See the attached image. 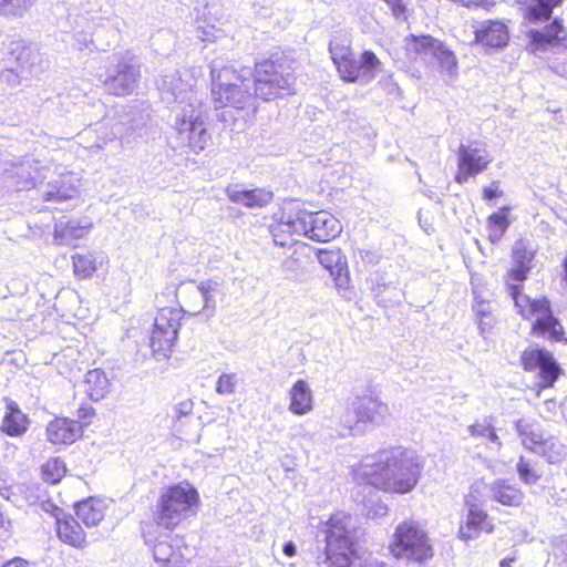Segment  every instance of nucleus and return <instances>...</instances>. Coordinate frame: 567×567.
I'll return each instance as SVG.
<instances>
[{"label": "nucleus", "mask_w": 567, "mask_h": 567, "mask_svg": "<svg viewBox=\"0 0 567 567\" xmlns=\"http://www.w3.org/2000/svg\"><path fill=\"white\" fill-rule=\"evenodd\" d=\"M355 72L353 75L347 74L344 81L368 83L381 71V62L370 50H364L360 60H353Z\"/></svg>", "instance_id": "obj_28"}, {"label": "nucleus", "mask_w": 567, "mask_h": 567, "mask_svg": "<svg viewBox=\"0 0 567 567\" xmlns=\"http://www.w3.org/2000/svg\"><path fill=\"white\" fill-rule=\"evenodd\" d=\"M520 361L525 371H537L539 379L537 396L540 395L542 389L551 388L563 371L554 355L538 346H530L525 349L520 355Z\"/></svg>", "instance_id": "obj_13"}, {"label": "nucleus", "mask_w": 567, "mask_h": 567, "mask_svg": "<svg viewBox=\"0 0 567 567\" xmlns=\"http://www.w3.org/2000/svg\"><path fill=\"white\" fill-rule=\"evenodd\" d=\"M141 80V65L137 59L126 52L113 54L104 74L105 90L114 95L124 96L135 92Z\"/></svg>", "instance_id": "obj_10"}, {"label": "nucleus", "mask_w": 567, "mask_h": 567, "mask_svg": "<svg viewBox=\"0 0 567 567\" xmlns=\"http://www.w3.org/2000/svg\"><path fill=\"white\" fill-rule=\"evenodd\" d=\"M278 227L282 233L299 234L311 240L327 243L334 239L342 230L340 221L329 212H308L298 209L284 213Z\"/></svg>", "instance_id": "obj_4"}, {"label": "nucleus", "mask_w": 567, "mask_h": 567, "mask_svg": "<svg viewBox=\"0 0 567 567\" xmlns=\"http://www.w3.org/2000/svg\"><path fill=\"white\" fill-rule=\"evenodd\" d=\"M492 499L505 506H519L524 499V493L507 480L498 478L491 485Z\"/></svg>", "instance_id": "obj_34"}, {"label": "nucleus", "mask_w": 567, "mask_h": 567, "mask_svg": "<svg viewBox=\"0 0 567 567\" xmlns=\"http://www.w3.org/2000/svg\"><path fill=\"white\" fill-rule=\"evenodd\" d=\"M44 166H40V162L31 156H24L18 162L11 164V168H6L3 172L4 179H13L12 186L17 190H28L34 188L38 183H41L45 175Z\"/></svg>", "instance_id": "obj_18"}, {"label": "nucleus", "mask_w": 567, "mask_h": 567, "mask_svg": "<svg viewBox=\"0 0 567 567\" xmlns=\"http://www.w3.org/2000/svg\"><path fill=\"white\" fill-rule=\"evenodd\" d=\"M182 539L158 540L153 547L154 559L161 567H184L185 554L181 549Z\"/></svg>", "instance_id": "obj_25"}, {"label": "nucleus", "mask_w": 567, "mask_h": 567, "mask_svg": "<svg viewBox=\"0 0 567 567\" xmlns=\"http://www.w3.org/2000/svg\"><path fill=\"white\" fill-rule=\"evenodd\" d=\"M352 408L355 414V424L369 423L381 425L389 416L388 405L372 395L355 398L352 402Z\"/></svg>", "instance_id": "obj_19"}, {"label": "nucleus", "mask_w": 567, "mask_h": 567, "mask_svg": "<svg viewBox=\"0 0 567 567\" xmlns=\"http://www.w3.org/2000/svg\"><path fill=\"white\" fill-rule=\"evenodd\" d=\"M513 267L509 276L515 281H523L532 268L534 250L528 248L523 240H517L512 249Z\"/></svg>", "instance_id": "obj_31"}, {"label": "nucleus", "mask_w": 567, "mask_h": 567, "mask_svg": "<svg viewBox=\"0 0 567 567\" xmlns=\"http://www.w3.org/2000/svg\"><path fill=\"white\" fill-rule=\"evenodd\" d=\"M329 53L333 63L336 64L338 72L344 80L347 74L353 75L355 68L353 66V60L350 45L339 41L337 38L332 39L329 43Z\"/></svg>", "instance_id": "obj_35"}, {"label": "nucleus", "mask_w": 567, "mask_h": 567, "mask_svg": "<svg viewBox=\"0 0 567 567\" xmlns=\"http://www.w3.org/2000/svg\"><path fill=\"white\" fill-rule=\"evenodd\" d=\"M431 56H433L437 61L443 71L447 72L449 74H453L455 72V55L441 41L440 47L433 51Z\"/></svg>", "instance_id": "obj_46"}, {"label": "nucleus", "mask_w": 567, "mask_h": 567, "mask_svg": "<svg viewBox=\"0 0 567 567\" xmlns=\"http://www.w3.org/2000/svg\"><path fill=\"white\" fill-rule=\"evenodd\" d=\"M554 68L559 75L567 79V60L561 63H557Z\"/></svg>", "instance_id": "obj_64"}, {"label": "nucleus", "mask_w": 567, "mask_h": 567, "mask_svg": "<svg viewBox=\"0 0 567 567\" xmlns=\"http://www.w3.org/2000/svg\"><path fill=\"white\" fill-rule=\"evenodd\" d=\"M516 470L520 481L527 485L536 484L543 475V471L537 462L527 460L524 456L519 457Z\"/></svg>", "instance_id": "obj_42"}, {"label": "nucleus", "mask_w": 567, "mask_h": 567, "mask_svg": "<svg viewBox=\"0 0 567 567\" xmlns=\"http://www.w3.org/2000/svg\"><path fill=\"white\" fill-rule=\"evenodd\" d=\"M220 292V284L214 279L200 281L188 291V299L185 300L187 309L184 311L192 316L202 315L206 319L215 315L217 302L216 296Z\"/></svg>", "instance_id": "obj_17"}, {"label": "nucleus", "mask_w": 567, "mask_h": 567, "mask_svg": "<svg viewBox=\"0 0 567 567\" xmlns=\"http://www.w3.org/2000/svg\"><path fill=\"white\" fill-rule=\"evenodd\" d=\"M473 310L475 311L478 318H488L491 313L489 306L484 301L476 302L473 306Z\"/></svg>", "instance_id": "obj_58"}, {"label": "nucleus", "mask_w": 567, "mask_h": 567, "mask_svg": "<svg viewBox=\"0 0 567 567\" xmlns=\"http://www.w3.org/2000/svg\"><path fill=\"white\" fill-rule=\"evenodd\" d=\"M74 274L81 278H90L96 270L95 259L91 254L72 256Z\"/></svg>", "instance_id": "obj_44"}, {"label": "nucleus", "mask_w": 567, "mask_h": 567, "mask_svg": "<svg viewBox=\"0 0 567 567\" xmlns=\"http://www.w3.org/2000/svg\"><path fill=\"white\" fill-rule=\"evenodd\" d=\"M289 411L295 415H305L312 410V391L305 380H298L289 391Z\"/></svg>", "instance_id": "obj_32"}, {"label": "nucleus", "mask_w": 567, "mask_h": 567, "mask_svg": "<svg viewBox=\"0 0 567 567\" xmlns=\"http://www.w3.org/2000/svg\"><path fill=\"white\" fill-rule=\"evenodd\" d=\"M193 408L194 403L192 400L182 401L174 406V415L177 419L187 416L193 412Z\"/></svg>", "instance_id": "obj_54"}, {"label": "nucleus", "mask_w": 567, "mask_h": 567, "mask_svg": "<svg viewBox=\"0 0 567 567\" xmlns=\"http://www.w3.org/2000/svg\"><path fill=\"white\" fill-rule=\"evenodd\" d=\"M158 90L162 94V100L166 103H175L176 109L174 113L181 111L182 107L192 109L193 99L202 100L193 86L186 83L177 71H172L162 75L157 82Z\"/></svg>", "instance_id": "obj_16"}, {"label": "nucleus", "mask_w": 567, "mask_h": 567, "mask_svg": "<svg viewBox=\"0 0 567 567\" xmlns=\"http://www.w3.org/2000/svg\"><path fill=\"white\" fill-rule=\"evenodd\" d=\"M181 312L182 309L165 307L157 312L154 319L150 347L153 355L158 360L159 358H168L173 351L181 327Z\"/></svg>", "instance_id": "obj_11"}, {"label": "nucleus", "mask_w": 567, "mask_h": 567, "mask_svg": "<svg viewBox=\"0 0 567 567\" xmlns=\"http://www.w3.org/2000/svg\"><path fill=\"white\" fill-rule=\"evenodd\" d=\"M48 68L39 51L24 45L21 41H11L8 48L4 68L0 72L1 83L10 89L28 85L30 80L38 76Z\"/></svg>", "instance_id": "obj_6"}, {"label": "nucleus", "mask_w": 567, "mask_h": 567, "mask_svg": "<svg viewBox=\"0 0 567 567\" xmlns=\"http://www.w3.org/2000/svg\"><path fill=\"white\" fill-rule=\"evenodd\" d=\"M456 155L458 169L455 182L458 184L484 172L493 161L489 152L480 143L460 144Z\"/></svg>", "instance_id": "obj_15"}, {"label": "nucleus", "mask_w": 567, "mask_h": 567, "mask_svg": "<svg viewBox=\"0 0 567 567\" xmlns=\"http://www.w3.org/2000/svg\"><path fill=\"white\" fill-rule=\"evenodd\" d=\"M11 519L3 511L2 505L0 504V536L9 534L11 529Z\"/></svg>", "instance_id": "obj_55"}, {"label": "nucleus", "mask_w": 567, "mask_h": 567, "mask_svg": "<svg viewBox=\"0 0 567 567\" xmlns=\"http://www.w3.org/2000/svg\"><path fill=\"white\" fill-rule=\"evenodd\" d=\"M511 296L516 307H522L520 302L526 301L529 305V312L538 315L533 323V330L542 336H548L549 339L560 341L564 339V328L560 321L553 315L550 303L546 298L530 300L527 296L520 293L518 286H509Z\"/></svg>", "instance_id": "obj_12"}, {"label": "nucleus", "mask_w": 567, "mask_h": 567, "mask_svg": "<svg viewBox=\"0 0 567 567\" xmlns=\"http://www.w3.org/2000/svg\"><path fill=\"white\" fill-rule=\"evenodd\" d=\"M237 384V378L234 373H223L216 383V392L221 395L233 394Z\"/></svg>", "instance_id": "obj_48"}, {"label": "nucleus", "mask_w": 567, "mask_h": 567, "mask_svg": "<svg viewBox=\"0 0 567 567\" xmlns=\"http://www.w3.org/2000/svg\"><path fill=\"white\" fill-rule=\"evenodd\" d=\"M226 194L233 203L241 204L248 208H261L268 205L274 197L272 192L266 188L247 189L240 185H229Z\"/></svg>", "instance_id": "obj_22"}, {"label": "nucleus", "mask_w": 567, "mask_h": 567, "mask_svg": "<svg viewBox=\"0 0 567 567\" xmlns=\"http://www.w3.org/2000/svg\"><path fill=\"white\" fill-rule=\"evenodd\" d=\"M82 432L78 421L58 417L51 421L47 427L48 440L53 444H71Z\"/></svg>", "instance_id": "obj_23"}, {"label": "nucleus", "mask_w": 567, "mask_h": 567, "mask_svg": "<svg viewBox=\"0 0 567 567\" xmlns=\"http://www.w3.org/2000/svg\"><path fill=\"white\" fill-rule=\"evenodd\" d=\"M396 20H406V7L402 0H384Z\"/></svg>", "instance_id": "obj_51"}, {"label": "nucleus", "mask_w": 567, "mask_h": 567, "mask_svg": "<svg viewBox=\"0 0 567 567\" xmlns=\"http://www.w3.org/2000/svg\"><path fill=\"white\" fill-rule=\"evenodd\" d=\"M372 460L361 465L363 478L374 487L398 494L411 492L423 468L421 457L401 446L380 451Z\"/></svg>", "instance_id": "obj_1"}, {"label": "nucleus", "mask_w": 567, "mask_h": 567, "mask_svg": "<svg viewBox=\"0 0 567 567\" xmlns=\"http://www.w3.org/2000/svg\"><path fill=\"white\" fill-rule=\"evenodd\" d=\"M78 194V181H74L72 174H68L50 182L45 190L42 192V198L45 202L61 203L74 198Z\"/></svg>", "instance_id": "obj_26"}, {"label": "nucleus", "mask_w": 567, "mask_h": 567, "mask_svg": "<svg viewBox=\"0 0 567 567\" xmlns=\"http://www.w3.org/2000/svg\"><path fill=\"white\" fill-rule=\"evenodd\" d=\"M440 47V41L431 35L412 37L406 43L410 54L431 56L433 51Z\"/></svg>", "instance_id": "obj_41"}, {"label": "nucleus", "mask_w": 567, "mask_h": 567, "mask_svg": "<svg viewBox=\"0 0 567 567\" xmlns=\"http://www.w3.org/2000/svg\"><path fill=\"white\" fill-rule=\"evenodd\" d=\"M1 567H31V564L22 557H14L6 561Z\"/></svg>", "instance_id": "obj_59"}, {"label": "nucleus", "mask_w": 567, "mask_h": 567, "mask_svg": "<svg viewBox=\"0 0 567 567\" xmlns=\"http://www.w3.org/2000/svg\"><path fill=\"white\" fill-rule=\"evenodd\" d=\"M65 472V464L59 457L50 458L42 465V478L50 484L59 483Z\"/></svg>", "instance_id": "obj_43"}, {"label": "nucleus", "mask_w": 567, "mask_h": 567, "mask_svg": "<svg viewBox=\"0 0 567 567\" xmlns=\"http://www.w3.org/2000/svg\"><path fill=\"white\" fill-rule=\"evenodd\" d=\"M367 282L370 285V290L379 306L388 307L401 301L403 296L401 289L392 282H386L383 276L375 274Z\"/></svg>", "instance_id": "obj_29"}, {"label": "nucleus", "mask_w": 567, "mask_h": 567, "mask_svg": "<svg viewBox=\"0 0 567 567\" xmlns=\"http://www.w3.org/2000/svg\"><path fill=\"white\" fill-rule=\"evenodd\" d=\"M501 195V192L498 190V183L493 182L489 186L485 187L483 189V198L485 200H492Z\"/></svg>", "instance_id": "obj_57"}, {"label": "nucleus", "mask_w": 567, "mask_h": 567, "mask_svg": "<svg viewBox=\"0 0 567 567\" xmlns=\"http://www.w3.org/2000/svg\"><path fill=\"white\" fill-rule=\"evenodd\" d=\"M29 423L30 420L18 403L7 399V412L2 419L1 431L9 436H21L27 432Z\"/></svg>", "instance_id": "obj_30"}, {"label": "nucleus", "mask_w": 567, "mask_h": 567, "mask_svg": "<svg viewBox=\"0 0 567 567\" xmlns=\"http://www.w3.org/2000/svg\"><path fill=\"white\" fill-rule=\"evenodd\" d=\"M515 429L522 439L524 446L530 450L536 442H539L542 433L539 432V424L532 419H519L515 423Z\"/></svg>", "instance_id": "obj_40"}, {"label": "nucleus", "mask_w": 567, "mask_h": 567, "mask_svg": "<svg viewBox=\"0 0 567 567\" xmlns=\"http://www.w3.org/2000/svg\"><path fill=\"white\" fill-rule=\"evenodd\" d=\"M150 121V114L133 106L126 118L121 121L115 127L114 135L121 138L125 134L126 136H140L142 137L145 133V126Z\"/></svg>", "instance_id": "obj_33"}, {"label": "nucleus", "mask_w": 567, "mask_h": 567, "mask_svg": "<svg viewBox=\"0 0 567 567\" xmlns=\"http://www.w3.org/2000/svg\"><path fill=\"white\" fill-rule=\"evenodd\" d=\"M563 0H532L525 9V18L529 22L545 21L551 18L553 10Z\"/></svg>", "instance_id": "obj_39"}, {"label": "nucleus", "mask_w": 567, "mask_h": 567, "mask_svg": "<svg viewBox=\"0 0 567 567\" xmlns=\"http://www.w3.org/2000/svg\"><path fill=\"white\" fill-rule=\"evenodd\" d=\"M391 550L396 558L417 563L433 557L427 534L413 520H404L396 526Z\"/></svg>", "instance_id": "obj_9"}, {"label": "nucleus", "mask_w": 567, "mask_h": 567, "mask_svg": "<svg viewBox=\"0 0 567 567\" xmlns=\"http://www.w3.org/2000/svg\"><path fill=\"white\" fill-rule=\"evenodd\" d=\"M318 260L330 274L337 266L347 264L340 250H319Z\"/></svg>", "instance_id": "obj_47"}, {"label": "nucleus", "mask_w": 567, "mask_h": 567, "mask_svg": "<svg viewBox=\"0 0 567 567\" xmlns=\"http://www.w3.org/2000/svg\"><path fill=\"white\" fill-rule=\"evenodd\" d=\"M555 556L560 558V565L567 567V538L560 537L555 543Z\"/></svg>", "instance_id": "obj_53"}, {"label": "nucleus", "mask_w": 567, "mask_h": 567, "mask_svg": "<svg viewBox=\"0 0 567 567\" xmlns=\"http://www.w3.org/2000/svg\"><path fill=\"white\" fill-rule=\"evenodd\" d=\"M37 0H0V14L22 17Z\"/></svg>", "instance_id": "obj_45"}, {"label": "nucleus", "mask_w": 567, "mask_h": 567, "mask_svg": "<svg viewBox=\"0 0 567 567\" xmlns=\"http://www.w3.org/2000/svg\"><path fill=\"white\" fill-rule=\"evenodd\" d=\"M282 551L287 557H293L297 554V547L293 542H286L282 546Z\"/></svg>", "instance_id": "obj_60"}, {"label": "nucleus", "mask_w": 567, "mask_h": 567, "mask_svg": "<svg viewBox=\"0 0 567 567\" xmlns=\"http://www.w3.org/2000/svg\"><path fill=\"white\" fill-rule=\"evenodd\" d=\"M489 443L496 445V447H501L502 446V442L498 437V435L496 434L495 432V429L492 427L491 431L488 432V434L486 435L485 437Z\"/></svg>", "instance_id": "obj_62"}, {"label": "nucleus", "mask_w": 567, "mask_h": 567, "mask_svg": "<svg viewBox=\"0 0 567 567\" xmlns=\"http://www.w3.org/2000/svg\"><path fill=\"white\" fill-rule=\"evenodd\" d=\"M326 543L324 554L328 567H389L371 554L358 547L359 528L349 514L337 513L321 524L318 533Z\"/></svg>", "instance_id": "obj_2"}, {"label": "nucleus", "mask_w": 567, "mask_h": 567, "mask_svg": "<svg viewBox=\"0 0 567 567\" xmlns=\"http://www.w3.org/2000/svg\"><path fill=\"white\" fill-rule=\"evenodd\" d=\"M464 505L467 508V516L464 523H461L457 537L464 542L476 539L487 519V513L480 506L477 498L473 495H466Z\"/></svg>", "instance_id": "obj_20"}, {"label": "nucleus", "mask_w": 567, "mask_h": 567, "mask_svg": "<svg viewBox=\"0 0 567 567\" xmlns=\"http://www.w3.org/2000/svg\"><path fill=\"white\" fill-rule=\"evenodd\" d=\"M473 33L474 42L489 49H502L509 40L508 28L498 20L483 21Z\"/></svg>", "instance_id": "obj_21"}, {"label": "nucleus", "mask_w": 567, "mask_h": 567, "mask_svg": "<svg viewBox=\"0 0 567 567\" xmlns=\"http://www.w3.org/2000/svg\"><path fill=\"white\" fill-rule=\"evenodd\" d=\"M92 227L87 217L60 220L54 225V239L59 244L69 245L74 239L83 238Z\"/></svg>", "instance_id": "obj_27"}, {"label": "nucleus", "mask_w": 567, "mask_h": 567, "mask_svg": "<svg viewBox=\"0 0 567 567\" xmlns=\"http://www.w3.org/2000/svg\"><path fill=\"white\" fill-rule=\"evenodd\" d=\"M493 425L486 420L482 423H474L468 426L472 436L485 439Z\"/></svg>", "instance_id": "obj_52"}, {"label": "nucleus", "mask_w": 567, "mask_h": 567, "mask_svg": "<svg viewBox=\"0 0 567 567\" xmlns=\"http://www.w3.org/2000/svg\"><path fill=\"white\" fill-rule=\"evenodd\" d=\"M538 455H542L550 464L559 463L565 457V446L555 437H544L530 449Z\"/></svg>", "instance_id": "obj_38"}, {"label": "nucleus", "mask_w": 567, "mask_h": 567, "mask_svg": "<svg viewBox=\"0 0 567 567\" xmlns=\"http://www.w3.org/2000/svg\"><path fill=\"white\" fill-rule=\"evenodd\" d=\"M488 228H499L503 231L509 226V221L507 219V215L503 212L494 213L488 217L487 221Z\"/></svg>", "instance_id": "obj_50"}, {"label": "nucleus", "mask_w": 567, "mask_h": 567, "mask_svg": "<svg viewBox=\"0 0 567 567\" xmlns=\"http://www.w3.org/2000/svg\"><path fill=\"white\" fill-rule=\"evenodd\" d=\"M526 38L527 50L537 56L547 52L567 50V31L559 19H554L544 28L529 29L526 32Z\"/></svg>", "instance_id": "obj_14"}, {"label": "nucleus", "mask_w": 567, "mask_h": 567, "mask_svg": "<svg viewBox=\"0 0 567 567\" xmlns=\"http://www.w3.org/2000/svg\"><path fill=\"white\" fill-rule=\"evenodd\" d=\"M192 105V109L182 107L176 112L173 124L176 134L171 144L173 148L189 147L198 154L207 146L210 135L207 132L202 100L193 99Z\"/></svg>", "instance_id": "obj_8"}, {"label": "nucleus", "mask_w": 567, "mask_h": 567, "mask_svg": "<svg viewBox=\"0 0 567 567\" xmlns=\"http://www.w3.org/2000/svg\"><path fill=\"white\" fill-rule=\"evenodd\" d=\"M104 502L94 497L83 499L75 505V515L86 527H94L104 517Z\"/></svg>", "instance_id": "obj_36"}, {"label": "nucleus", "mask_w": 567, "mask_h": 567, "mask_svg": "<svg viewBox=\"0 0 567 567\" xmlns=\"http://www.w3.org/2000/svg\"><path fill=\"white\" fill-rule=\"evenodd\" d=\"M505 231L499 228H488V238L492 243H497L501 240Z\"/></svg>", "instance_id": "obj_61"}, {"label": "nucleus", "mask_w": 567, "mask_h": 567, "mask_svg": "<svg viewBox=\"0 0 567 567\" xmlns=\"http://www.w3.org/2000/svg\"><path fill=\"white\" fill-rule=\"evenodd\" d=\"M94 414V410L91 406H82L78 410L79 419L86 420Z\"/></svg>", "instance_id": "obj_63"}, {"label": "nucleus", "mask_w": 567, "mask_h": 567, "mask_svg": "<svg viewBox=\"0 0 567 567\" xmlns=\"http://www.w3.org/2000/svg\"><path fill=\"white\" fill-rule=\"evenodd\" d=\"M251 79L258 96L264 102L289 95L295 90L293 71L280 60L267 59L256 62Z\"/></svg>", "instance_id": "obj_7"}, {"label": "nucleus", "mask_w": 567, "mask_h": 567, "mask_svg": "<svg viewBox=\"0 0 567 567\" xmlns=\"http://www.w3.org/2000/svg\"><path fill=\"white\" fill-rule=\"evenodd\" d=\"M56 533L59 538L73 547H82L85 543V534L79 519L65 514L63 511L55 513Z\"/></svg>", "instance_id": "obj_24"}, {"label": "nucleus", "mask_w": 567, "mask_h": 567, "mask_svg": "<svg viewBox=\"0 0 567 567\" xmlns=\"http://www.w3.org/2000/svg\"><path fill=\"white\" fill-rule=\"evenodd\" d=\"M388 514V506L383 503H379L373 507H370L367 512V516L370 518L382 517Z\"/></svg>", "instance_id": "obj_56"}, {"label": "nucleus", "mask_w": 567, "mask_h": 567, "mask_svg": "<svg viewBox=\"0 0 567 567\" xmlns=\"http://www.w3.org/2000/svg\"><path fill=\"white\" fill-rule=\"evenodd\" d=\"M330 275L339 290H347L349 288L350 277L347 264L337 266V270H332Z\"/></svg>", "instance_id": "obj_49"}, {"label": "nucleus", "mask_w": 567, "mask_h": 567, "mask_svg": "<svg viewBox=\"0 0 567 567\" xmlns=\"http://www.w3.org/2000/svg\"><path fill=\"white\" fill-rule=\"evenodd\" d=\"M85 392L92 401L102 400L111 389L110 380L101 369H93L85 374Z\"/></svg>", "instance_id": "obj_37"}, {"label": "nucleus", "mask_w": 567, "mask_h": 567, "mask_svg": "<svg viewBox=\"0 0 567 567\" xmlns=\"http://www.w3.org/2000/svg\"><path fill=\"white\" fill-rule=\"evenodd\" d=\"M212 96L216 107L231 106L237 110H251L258 106V96L251 69L237 70L234 65H225L219 58L210 62Z\"/></svg>", "instance_id": "obj_3"}, {"label": "nucleus", "mask_w": 567, "mask_h": 567, "mask_svg": "<svg viewBox=\"0 0 567 567\" xmlns=\"http://www.w3.org/2000/svg\"><path fill=\"white\" fill-rule=\"evenodd\" d=\"M199 504V495L188 483H178L164 491L154 512L155 523L166 529H173L183 519L194 515Z\"/></svg>", "instance_id": "obj_5"}]
</instances>
